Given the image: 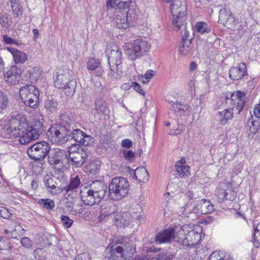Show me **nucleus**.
Segmentation results:
<instances>
[{
  "label": "nucleus",
  "mask_w": 260,
  "mask_h": 260,
  "mask_svg": "<svg viewBox=\"0 0 260 260\" xmlns=\"http://www.w3.org/2000/svg\"><path fill=\"white\" fill-rule=\"evenodd\" d=\"M44 132V124L40 120H34L29 124L25 118L18 115L10 120L6 134L8 138H19V143L25 145L37 139Z\"/></svg>",
  "instance_id": "nucleus-1"
},
{
  "label": "nucleus",
  "mask_w": 260,
  "mask_h": 260,
  "mask_svg": "<svg viewBox=\"0 0 260 260\" xmlns=\"http://www.w3.org/2000/svg\"><path fill=\"white\" fill-rule=\"evenodd\" d=\"M132 0H108L106 7L114 9L115 22L119 29H126L133 26L137 15L133 9H129Z\"/></svg>",
  "instance_id": "nucleus-2"
},
{
  "label": "nucleus",
  "mask_w": 260,
  "mask_h": 260,
  "mask_svg": "<svg viewBox=\"0 0 260 260\" xmlns=\"http://www.w3.org/2000/svg\"><path fill=\"white\" fill-rule=\"evenodd\" d=\"M106 54L110 67L109 77L112 80L120 79L122 76L121 51L117 46H115L113 48H107Z\"/></svg>",
  "instance_id": "nucleus-3"
},
{
  "label": "nucleus",
  "mask_w": 260,
  "mask_h": 260,
  "mask_svg": "<svg viewBox=\"0 0 260 260\" xmlns=\"http://www.w3.org/2000/svg\"><path fill=\"white\" fill-rule=\"evenodd\" d=\"M108 189V197L111 200L120 201L127 194L129 184L123 177H115L109 184Z\"/></svg>",
  "instance_id": "nucleus-4"
},
{
  "label": "nucleus",
  "mask_w": 260,
  "mask_h": 260,
  "mask_svg": "<svg viewBox=\"0 0 260 260\" xmlns=\"http://www.w3.org/2000/svg\"><path fill=\"white\" fill-rule=\"evenodd\" d=\"M19 95L22 102L27 107L36 108L39 105V91L32 84H27L21 87Z\"/></svg>",
  "instance_id": "nucleus-5"
},
{
  "label": "nucleus",
  "mask_w": 260,
  "mask_h": 260,
  "mask_svg": "<svg viewBox=\"0 0 260 260\" xmlns=\"http://www.w3.org/2000/svg\"><path fill=\"white\" fill-rule=\"evenodd\" d=\"M149 48L150 45L147 41L138 39L128 44L125 52L130 59L135 60L145 55Z\"/></svg>",
  "instance_id": "nucleus-6"
},
{
  "label": "nucleus",
  "mask_w": 260,
  "mask_h": 260,
  "mask_svg": "<svg viewBox=\"0 0 260 260\" xmlns=\"http://www.w3.org/2000/svg\"><path fill=\"white\" fill-rule=\"evenodd\" d=\"M70 128L67 125L59 123L52 124L48 129L46 135L49 139L57 143H64L68 140V136Z\"/></svg>",
  "instance_id": "nucleus-7"
},
{
  "label": "nucleus",
  "mask_w": 260,
  "mask_h": 260,
  "mask_svg": "<svg viewBox=\"0 0 260 260\" xmlns=\"http://www.w3.org/2000/svg\"><path fill=\"white\" fill-rule=\"evenodd\" d=\"M50 144L46 141L36 143L27 148V153L31 159L36 161L43 160L48 156L50 150Z\"/></svg>",
  "instance_id": "nucleus-8"
},
{
  "label": "nucleus",
  "mask_w": 260,
  "mask_h": 260,
  "mask_svg": "<svg viewBox=\"0 0 260 260\" xmlns=\"http://www.w3.org/2000/svg\"><path fill=\"white\" fill-rule=\"evenodd\" d=\"M245 94L241 91H237L234 93H226L223 100L229 108L234 111H237V114H240L243 109L245 104Z\"/></svg>",
  "instance_id": "nucleus-9"
},
{
  "label": "nucleus",
  "mask_w": 260,
  "mask_h": 260,
  "mask_svg": "<svg viewBox=\"0 0 260 260\" xmlns=\"http://www.w3.org/2000/svg\"><path fill=\"white\" fill-rule=\"evenodd\" d=\"M67 74H60L58 75L54 82L55 87L59 89H64L65 93L68 96L72 95L75 91L76 82L75 80L69 79Z\"/></svg>",
  "instance_id": "nucleus-10"
},
{
  "label": "nucleus",
  "mask_w": 260,
  "mask_h": 260,
  "mask_svg": "<svg viewBox=\"0 0 260 260\" xmlns=\"http://www.w3.org/2000/svg\"><path fill=\"white\" fill-rule=\"evenodd\" d=\"M112 246L115 248H121V252L129 258L131 257L136 252L135 244L128 237H124L118 238Z\"/></svg>",
  "instance_id": "nucleus-11"
},
{
  "label": "nucleus",
  "mask_w": 260,
  "mask_h": 260,
  "mask_svg": "<svg viewBox=\"0 0 260 260\" xmlns=\"http://www.w3.org/2000/svg\"><path fill=\"white\" fill-rule=\"evenodd\" d=\"M48 161L51 165H63L69 162L68 155L64 150L59 148L51 149L48 154Z\"/></svg>",
  "instance_id": "nucleus-12"
},
{
  "label": "nucleus",
  "mask_w": 260,
  "mask_h": 260,
  "mask_svg": "<svg viewBox=\"0 0 260 260\" xmlns=\"http://www.w3.org/2000/svg\"><path fill=\"white\" fill-rule=\"evenodd\" d=\"M107 247L105 250V260H129V257L121 252L120 247L114 246Z\"/></svg>",
  "instance_id": "nucleus-13"
},
{
  "label": "nucleus",
  "mask_w": 260,
  "mask_h": 260,
  "mask_svg": "<svg viewBox=\"0 0 260 260\" xmlns=\"http://www.w3.org/2000/svg\"><path fill=\"white\" fill-rule=\"evenodd\" d=\"M86 192H81V199L83 203L85 205L93 206L99 204L103 199L102 197H98V194L92 192L93 191L89 188H87Z\"/></svg>",
  "instance_id": "nucleus-14"
},
{
  "label": "nucleus",
  "mask_w": 260,
  "mask_h": 260,
  "mask_svg": "<svg viewBox=\"0 0 260 260\" xmlns=\"http://www.w3.org/2000/svg\"><path fill=\"white\" fill-rule=\"evenodd\" d=\"M218 21L221 24L228 28H230L236 24L235 17L231 10L225 8L220 10Z\"/></svg>",
  "instance_id": "nucleus-15"
},
{
  "label": "nucleus",
  "mask_w": 260,
  "mask_h": 260,
  "mask_svg": "<svg viewBox=\"0 0 260 260\" xmlns=\"http://www.w3.org/2000/svg\"><path fill=\"white\" fill-rule=\"evenodd\" d=\"M165 3H171L170 8L172 16H176L181 13H186L185 0H163Z\"/></svg>",
  "instance_id": "nucleus-16"
},
{
  "label": "nucleus",
  "mask_w": 260,
  "mask_h": 260,
  "mask_svg": "<svg viewBox=\"0 0 260 260\" xmlns=\"http://www.w3.org/2000/svg\"><path fill=\"white\" fill-rule=\"evenodd\" d=\"M214 210V206L210 201L202 199L198 201L197 205L194 207L193 211L196 214H207L211 213Z\"/></svg>",
  "instance_id": "nucleus-17"
},
{
  "label": "nucleus",
  "mask_w": 260,
  "mask_h": 260,
  "mask_svg": "<svg viewBox=\"0 0 260 260\" xmlns=\"http://www.w3.org/2000/svg\"><path fill=\"white\" fill-rule=\"evenodd\" d=\"M88 154L85 149H79V151L76 153H73L70 155L69 161L72 163L73 166L76 168L82 167L87 159Z\"/></svg>",
  "instance_id": "nucleus-18"
},
{
  "label": "nucleus",
  "mask_w": 260,
  "mask_h": 260,
  "mask_svg": "<svg viewBox=\"0 0 260 260\" xmlns=\"http://www.w3.org/2000/svg\"><path fill=\"white\" fill-rule=\"evenodd\" d=\"M247 75L245 63H240L237 67H232L229 71L230 77L233 80H238Z\"/></svg>",
  "instance_id": "nucleus-19"
},
{
  "label": "nucleus",
  "mask_w": 260,
  "mask_h": 260,
  "mask_svg": "<svg viewBox=\"0 0 260 260\" xmlns=\"http://www.w3.org/2000/svg\"><path fill=\"white\" fill-rule=\"evenodd\" d=\"M80 179L78 176L70 178L69 183L62 188V191H64V195L66 198L72 197L73 192H76L80 184Z\"/></svg>",
  "instance_id": "nucleus-20"
},
{
  "label": "nucleus",
  "mask_w": 260,
  "mask_h": 260,
  "mask_svg": "<svg viewBox=\"0 0 260 260\" xmlns=\"http://www.w3.org/2000/svg\"><path fill=\"white\" fill-rule=\"evenodd\" d=\"M167 101L171 105V110L173 111L176 115L183 116L185 115L186 111L190 110V107L189 105L181 103L177 101L174 102L167 100Z\"/></svg>",
  "instance_id": "nucleus-21"
},
{
  "label": "nucleus",
  "mask_w": 260,
  "mask_h": 260,
  "mask_svg": "<svg viewBox=\"0 0 260 260\" xmlns=\"http://www.w3.org/2000/svg\"><path fill=\"white\" fill-rule=\"evenodd\" d=\"M175 238V230L171 228L159 232L155 236V241L158 243L170 242Z\"/></svg>",
  "instance_id": "nucleus-22"
},
{
  "label": "nucleus",
  "mask_w": 260,
  "mask_h": 260,
  "mask_svg": "<svg viewBox=\"0 0 260 260\" xmlns=\"http://www.w3.org/2000/svg\"><path fill=\"white\" fill-rule=\"evenodd\" d=\"M89 189L92 190V192L98 194V197L105 198L107 193V187L106 185L102 181L95 180L89 186Z\"/></svg>",
  "instance_id": "nucleus-23"
},
{
  "label": "nucleus",
  "mask_w": 260,
  "mask_h": 260,
  "mask_svg": "<svg viewBox=\"0 0 260 260\" xmlns=\"http://www.w3.org/2000/svg\"><path fill=\"white\" fill-rule=\"evenodd\" d=\"M21 70L16 66H12L10 69L4 73V76L6 82L14 83L19 81Z\"/></svg>",
  "instance_id": "nucleus-24"
},
{
  "label": "nucleus",
  "mask_w": 260,
  "mask_h": 260,
  "mask_svg": "<svg viewBox=\"0 0 260 260\" xmlns=\"http://www.w3.org/2000/svg\"><path fill=\"white\" fill-rule=\"evenodd\" d=\"M237 196V192L232 187H229L226 189H220L218 193V199L221 202L224 200L234 201Z\"/></svg>",
  "instance_id": "nucleus-25"
},
{
  "label": "nucleus",
  "mask_w": 260,
  "mask_h": 260,
  "mask_svg": "<svg viewBox=\"0 0 260 260\" xmlns=\"http://www.w3.org/2000/svg\"><path fill=\"white\" fill-rule=\"evenodd\" d=\"M7 50L13 55L16 64H23L27 59V55L20 50L11 47H8Z\"/></svg>",
  "instance_id": "nucleus-26"
},
{
  "label": "nucleus",
  "mask_w": 260,
  "mask_h": 260,
  "mask_svg": "<svg viewBox=\"0 0 260 260\" xmlns=\"http://www.w3.org/2000/svg\"><path fill=\"white\" fill-rule=\"evenodd\" d=\"M172 24L178 30L182 26H186V13H181L176 16H173Z\"/></svg>",
  "instance_id": "nucleus-27"
},
{
  "label": "nucleus",
  "mask_w": 260,
  "mask_h": 260,
  "mask_svg": "<svg viewBox=\"0 0 260 260\" xmlns=\"http://www.w3.org/2000/svg\"><path fill=\"white\" fill-rule=\"evenodd\" d=\"M194 51L193 45L192 42L187 41L186 42H181L179 46V53L182 55H191Z\"/></svg>",
  "instance_id": "nucleus-28"
},
{
  "label": "nucleus",
  "mask_w": 260,
  "mask_h": 260,
  "mask_svg": "<svg viewBox=\"0 0 260 260\" xmlns=\"http://www.w3.org/2000/svg\"><path fill=\"white\" fill-rule=\"evenodd\" d=\"M134 177L138 181L144 182L149 178V173L145 168H137L135 172Z\"/></svg>",
  "instance_id": "nucleus-29"
},
{
  "label": "nucleus",
  "mask_w": 260,
  "mask_h": 260,
  "mask_svg": "<svg viewBox=\"0 0 260 260\" xmlns=\"http://www.w3.org/2000/svg\"><path fill=\"white\" fill-rule=\"evenodd\" d=\"M58 103L57 100L51 99H47L44 103V107L48 114H52L58 110Z\"/></svg>",
  "instance_id": "nucleus-30"
},
{
  "label": "nucleus",
  "mask_w": 260,
  "mask_h": 260,
  "mask_svg": "<svg viewBox=\"0 0 260 260\" xmlns=\"http://www.w3.org/2000/svg\"><path fill=\"white\" fill-rule=\"evenodd\" d=\"M94 105V109L98 113L101 112L103 114H107L109 112L107 104L103 99L96 100Z\"/></svg>",
  "instance_id": "nucleus-31"
},
{
  "label": "nucleus",
  "mask_w": 260,
  "mask_h": 260,
  "mask_svg": "<svg viewBox=\"0 0 260 260\" xmlns=\"http://www.w3.org/2000/svg\"><path fill=\"white\" fill-rule=\"evenodd\" d=\"M11 8L16 17L21 16L23 13L22 6L20 0H10Z\"/></svg>",
  "instance_id": "nucleus-32"
},
{
  "label": "nucleus",
  "mask_w": 260,
  "mask_h": 260,
  "mask_svg": "<svg viewBox=\"0 0 260 260\" xmlns=\"http://www.w3.org/2000/svg\"><path fill=\"white\" fill-rule=\"evenodd\" d=\"M234 111L229 107L228 109L218 112L220 117V122L222 124H224L228 120L233 118Z\"/></svg>",
  "instance_id": "nucleus-33"
},
{
  "label": "nucleus",
  "mask_w": 260,
  "mask_h": 260,
  "mask_svg": "<svg viewBox=\"0 0 260 260\" xmlns=\"http://www.w3.org/2000/svg\"><path fill=\"white\" fill-rule=\"evenodd\" d=\"M85 133L79 129H74L71 133L69 132V135L68 136V139L71 138L74 139L76 142L79 143L82 141L83 137Z\"/></svg>",
  "instance_id": "nucleus-34"
},
{
  "label": "nucleus",
  "mask_w": 260,
  "mask_h": 260,
  "mask_svg": "<svg viewBox=\"0 0 260 260\" xmlns=\"http://www.w3.org/2000/svg\"><path fill=\"white\" fill-rule=\"evenodd\" d=\"M9 105V98L8 95L0 90V113H3Z\"/></svg>",
  "instance_id": "nucleus-35"
},
{
  "label": "nucleus",
  "mask_w": 260,
  "mask_h": 260,
  "mask_svg": "<svg viewBox=\"0 0 260 260\" xmlns=\"http://www.w3.org/2000/svg\"><path fill=\"white\" fill-rule=\"evenodd\" d=\"M247 124L249 127L250 132L252 134H255L260 126L259 123L255 120L251 115H250V118L247 121Z\"/></svg>",
  "instance_id": "nucleus-36"
},
{
  "label": "nucleus",
  "mask_w": 260,
  "mask_h": 260,
  "mask_svg": "<svg viewBox=\"0 0 260 260\" xmlns=\"http://www.w3.org/2000/svg\"><path fill=\"white\" fill-rule=\"evenodd\" d=\"M196 30L201 34H207L211 31V28L208 26V24L204 22H198L195 25Z\"/></svg>",
  "instance_id": "nucleus-37"
},
{
  "label": "nucleus",
  "mask_w": 260,
  "mask_h": 260,
  "mask_svg": "<svg viewBox=\"0 0 260 260\" xmlns=\"http://www.w3.org/2000/svg\"><path fill=\"white\" fill-rule=\"evenodd\" d=\"M38 203L48 210H52L55 207L54 202L53 200L50 199H40Z\"/></svg>",
  "instance_id": "nucleus-38"
},
{
  "label": "nucleus",
  "mask_w": 260,
  "mask_h": 260,
  "mask_svg": "<svg viewBox=\"0 0 260 260\" xmlns=\"http://www.w3.org/2000/svg\"><path fill=\"white\" fill-rule=\"evenodd\" d=\"M190 167L188 165L175 167L177 174L180 177H187L189 175V170Z\"/></svg>",
  "instance_id": "nucleus-39"
},
{
  "label": "nucleus",
  "mask_w": 260,
  "mask_h": 260,
  "mask_svg": "<svg viewBox=\"0 0 260 260\" xmlns=\"http://www.w3.org/2000/svg\"><path fill=\"white\" fill-rule=\"evenodd\" d=\"M33 253L36 260H45L47 257L46 251L43 248L35 249Z\"/></svg>",
  "instance_id": "nucleus-40"
},
{
  "label": "nucleus",
  "mask_w": 260,
  "mask_h": 260,
  "mask_svg": "<svg viewBox=\"0 0 260 260\" xmlns=\"http://www.w3.org/2000/svg\"><path fill=\"white\" fill-rule=\"evenodd\" d=\"M124 159L128 162H132L135 159V152L131 150H123L121 152Z\"/></svg>",
  "instance_id": "nucleus-41"
},
{
  "label": "nucleus",
  "mask_w": 260,
  "mask_h": 260,
  "mask_svg": "<svg viewBox=\"0 0 260 260\" xmlns=\"http://www.w3.org/2000/svg\"><path fill=\"white\" fill-rule=\"evenodd\" d=\"M174 256L171 252L162 251L158 254L156 260H172Z\"/></svg>",
  "instance_id": "nucleus-42"
},
{
  "label": "nucleus",
  "mask_w": 260,
  "mask_h": 260,
  "mask_svg": "<svg viewBox=\"0 0 260 260\" xmlns=\"http://www.w3.org/2000/svg\"><path fill=\"white\" fill-rule=\"evenodd\" d=\"M193 235L197 236L198 237H199V234H195V232L193 231H191L190 232H189L188 235L187 236H186V237L183 236V237L182 238V245H181L180 248H185V249L186 248L188 247L189 245L190 244L189 243V238L191 235Z\"/></svg>",
  "instance_id": "nucleus-43"
},
{
  "label": "nucleus",
  "mask_w": 260,
  "mask_h": 260,
  "mask_svg": "<svg viewBox=\"0 0 260 260\" xmlns=\"http://www.w3.org/2000/svg\"><path fill=\"white\" fill-rule=\"evenodd\" d=\"M100 65L99 59L94 58H90L87 63V68L88 70L93 71Z\"/></svg>",
  "instance_id": "nucleus-44"
},
{
  "label": "nucleus",
  "mask_w": 260,
  "mask_h": 260,
  "mask_svg": "<svg viewBox=\"0 0 260 260\" xmlns=\"http://www.w3.org/2000/svg\"><path fill=\"white\" fill-rule=\"evenodd\" d=\"M60 123L59 124H62L63 125H67V127L70 128V123L72 122V119L69 117V115H67L65 113L61 114L60 115Z\"/></svg>",
  "instance_id": "nucleus-45"
},
{
  "label": "nucleus",
  "mask_w": 260,
  "mask_h": 260,
  "mask_svg": "<svg viewBox=\"0 0 260 260\" xmlns=\"http://www.w3.org/2000/svg\"><path fill=\"white\" fill-rule=\"evenodd\" d=\"M89 173L92 175L98 174L100 170V166L96 162H91L89 165Z\"/></svg>",
  "instance_id": "nucleus-46"
},
{
  "label": "nucleus",
  "mask_w": 260,
  "mask_h": 260,
  "mask_svg": "<svg viewBox=\"0 0 260 260\" xmlns=\"http://www.w3.org/2000/svg\"><path fill=\"white\" fill-rule=\"evenodd\" d=\"M61 222L66 228H70L73 223V220L70 219L68 216L61 215L60 217Z\"/></svg>",
  "instance_id": "nucleus-47"
},
{
  "label": "nucleus",
  "mask_w": 260,
  "mask_h": 260,
  "mask_svg": "<svg viewBox=\"0 0 260 260\" xmlns=\"http://www.w3.org/2000/svg\"><path fill=\"white\" fill-rule=\"evenodd\" d=\"M39 69L37 67H34L29 71V78L32 81H36L39 77Z\"/></svg>",
  "instance_id": "nucleus-48"
},
{
  "label": "nucleus",
  "mask_w": 260,
  "mask_h": 260,
  "mask_svg": "<svg viewBox=\"0 0 260 260\" xmlns=\"http://www.w3.org/2000/svg\"><path fill=\"white\" fill-rule=\"evenodd\" d=\"M20 243L25 248H30L32 246V241L28 237H23L20 239Z\"/></svg>",
  "instance_id": "nucleus-49"
},
{
  "label": "nucleus",
  "mask_w": 260,
  "mask_h": 260,
  "mask_svg": "<svg viewBox=\"0 0 260 260\" xmlns=\"http://www.w3.org/2000/svg\"><path fill=\"white\" fill-rule=\"evenodd\" d=\"M57 183L54 184V185H50L49 187H47L48 191L52 194H57L61 192H63L62 191V189L59 187H56Z\"/></svg>",
  "instance_id": "nucleus-50"
},
{
  "label": "nucleus",
  "mask_w": 260,
  "mask_h": 260,
  "mask_svg": "<svg viewBox=\"0 0 260 260\" xmlns=\"http://www.w3.org/2000/svg\"><path fill=\"white\" fill-rule=\"evenodd\" d=\"M79 149H84L82 147H80L78 144L73 145L69 147L68 148V157H70V155L71 156V154L77 153V152L79 151Z\"/></svg>",
  "instance_id": "nucleus-51"
},
{
  "label": "nucleus",
  "mask_w": 260,
  "mask_h": 260,
  "mask_svg": "<svg viewBox=\"0 0 260 260\" xmlns=\"http://www.w3.org/2000/svg\"><path fill=\"white\" fill-rule=\"evenodd\" d=\"M0 24L2 27L6 28H8L11 25V22L8 18V17L4 15L0 17Z\"/></svg>",
  "instance_id": "nucleus-52"
},
{
  "label": "nucleus",
  "mask_w": 260,
  "mask_h": 260,
  "mask_svg": "<svg viewBox=\"0 0 260 260\" xmlns=\"http://www.w3.org/2000/svg\"><path fill=\"white\" fill-rule=\"evenodd\" d=\"M0 215L3 218L9 219V218L12 216V214L7 208L5 207H2L0 209Z\"/></svg>",
  "instance_id": "nucleus-53"
},
{
  "label": "nucleus",
  "mask_w": 260,
  "mask_h": 260,
  "mask_svg": "<svg viewBox=\"0 0 260 260\" xmlns=\"http://www.w3.org/2000/svg\"><path fill=\"white\" fill-rule=\"evenodd\" d=\"M181 42H186L187 41L192 42V38L191 37L189 38V31L187 30L186 26L184 27L183 33L181 31Z\"/></svg>",
  "instance_id": "nucleus-54"
},
{
  "label": "nucleus",
  "mask_w": 260,
  "mask_h": 260,
  "mask_svg": "<svg viewBox=\"0 0 260 260\" xmlns=\"http://www.w3.org/2000/svg\"><path fill=\"white\" fill-rule=\"evenodd\" d=\"M92 140L93 138L91 136L85 133L83 137L82 141L81 142L80 144H82L84 146H88L92 141Z\"/></svg>",
  "instance_id": "nucleus-55"
},
{
  "label": "nucleus",
  "mask_w": 260,
  "mask_h": 260,
  "mask_svg": "<svg viewBox=\"0 0 260 260\" xmlns=\"http://www.w3.org/2000/svg\"><path fill=\"white\" fill-rule=\"evenodd\" d=\"M7 126V122L4 119H0V135L7 137L6 134V127Z\"/></svg>",
  "instance_id": "nucleus-56"
},
{
  "label": "nucleus",
  "mask_w": 260,
  "mask_h": 260,
  "mask_svg": "<svg viewBox=\"0 0 260 260\" xmlns=\"http://www.w3.org/2000/svg\"><path fill=\"white\" fill-rule=\"evenodd\" d=\"M253 243L257 248L260 246V232H253Z\"/></svg>",
  "instance_id": "nucleus-57"
},
{
  "label": "nucleus",
  "mask_w": 260,
  "mask_h": 260,
  "mask_svg": "<svg viewBox=\"0 0 260 260\" xmlns=\"http://www.w3.org/2000/svg\"><path fill=\"white\" fill-rule=\"evenodd\" d=\"M131 87H132L137 92H139L143 95H145V92L141 88L140 85L136 82H133Z\"/></svg>",
  "instance_id": "nucleus-58"
},
{
  "label": "nucleus",
  "mask_w": 260,
  "mask_h": 260,
  "mask_svg": "<svg viewBox=\"0 0 260 260\" xmlns=\"http://www.w3.org/2000/svg\"><path fill=\"white\" fill-rule=\"evenodd\" d=\"M3 41L7 44H15L19 45L18 43L14 39L7 35L3 36Z\"/></svg>",
  "instance_id": "nucleus-59"
},
{
  "label": "nucleus",
  "mask_w": 260,
  "mask_h": 260,
  "mask_svg": "<svg viewBox=\"0 0 260 260\" xmlns=\"http://www.w3.org/2000/svg\"><path fill=\"white\" fill-rule=\"evenodd\" d=\"M122 147L125 149H129L133 146V142L129 139H125L121 142Z\"/></svg>",
  "instance_id": "nucleus-60"
},
{
  "label": "nucleus",
  "mask_w": 260,
  "mask_h": 260,
  "mask_svg": "<svg viewBox=\"0 0 260 260\" xmlns=\"http://www.w3.org/2000/svg\"><path fill=\"white\" fill-rule=\"evenodd\" d=\"M184 130L183 125H178L177 128L170 129L169 133L170 135H178L181 134Z\"/></svg>",
  "instance_id": "nucleus-61"
},
{
  "label": "nucleus",
  "mask_w": 260,
  "mask_h": 260,
  "mask_svg": "<svg viewBox=\"0 0 260 260\" xmlns=\"http://www.w3.org/2000/svg\"><path fill=\"white\" fill-rule=\"evenodd\" d=\"M75 260H90V255L87 252H83L77 255Z\"/></svg>",
  "instance_id": "nucleus-62"
},
{
  "label": "nucleus",
  "mask_w": 260,
  "mask_h": 260,
  "mask_svg": "<svg viewBox=\"0 0 260 260\" xmlns=\"http://www.w3.org/2000/svg\"><path fill=\"white\" fill-rule=\"evenodd\" d=\"M155 72L153 70H148L144 75V78L147 80L151 79L155 75Z\"/></svg>",
  "instance_id": "nucleus-63"
},
{
  "label": "nucleus",
  "mask_w": 260,
  "mask_h": 260,
  "mask_svg": "<svg viewBox=\"0 0 260 260\" xmlns=\"http://www.w3.org/2000/svg\"><path fill=\"white\" fill-rule=\"evenodd\" d=\"M253 228L254 232H260V219L256 220L253 222Z\"/></svg>",
  "instance_id": "nucleus-64"
}]
</instances>
